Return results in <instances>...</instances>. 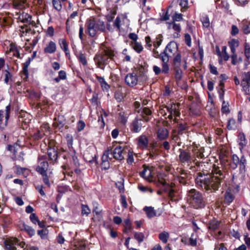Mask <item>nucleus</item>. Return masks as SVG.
Wrapping results in <instances>:
<instances>
[{"mask_svg": "<svg viewBox=\"0 0 250 250\" xmlns=\"http://www.w3.org/2000/svg\"><path fill=\"white\" fill-rule=\"evenodd\" d=\"M222 167L213 165L211 173L198 172L195 178L196 185L202 189L212 192L218 189L225 177Z\"/></svg>", "mask_w": 250, "mask_h": 250, "instance_id": "nucleus-1", "label": "nucleus"}, {"mask_svg": "<svg viewBox=\"0 0 250 250\" xmlns=\"http://www.w3.org/2000/svg\"><path fill=\"white\" fill-rule=\"evenodd\" d=\"M187 199L188 202L196 209L203 208L206 205L202 193L194 188L187 191Z\"/></svg>", "mask_w": 250, "mask_h": 250, "instance_id": "nucleus-2", "label": "nucleus"}, {"mask_svg": "<svg viewBox=\"0 0 250 250\" xmlns=\"http://www.w3.org/2000/svg\"><path fill=\"white\" fill-rule=\"evenodd\" d=\"M88 34L91 37H94L98 31L104 32L105 30L104 21L101 20L89 19L86 23Z\"/></svg>", "mask_w": 250, "mask_h": 250, "instance_id": "nucleus-3", "label": "nucleus"}, {"mask_svg": "<svg viewBox=\"0 0 250 250\" xmlns=\"http://www.w3.org/2000/svg\"><path fill=\"white\" fill-rule=\"evenodd\" d=\"M124 148L121 146L116 147L113 151L111 149H107L104 152L102 156L103 163L106 162L108 161V159H112V157H109V154H110L111 156H113V158L116 160H123L124 158Z\"/></svg>", "mask_w": 250, "mask_h": 250, "instance_id": "nucleus-4", "label": "nucleus"}, {"mask_svg": "<svg viewBox=\"0 0 250 250\" xmlns=\"http://www.w3.org/2000/svg\"><path fill=\"white\" fill-rule=\"evenodd\" d=\"M114 56V53L112 50L105 49L104 52L96 55L94 57V61L98 67L103 68L102 65L106 63L108 59H112Z\"/></svg>", "mask_w": 250, "mask_h": 250, "instance_id": "nucleus-5", "label": "nucleus"}, {"mask_svg": "<svg viewBox=\"0 0 250 250\" xmlns=\"http://www.w3.org/2000/svg\"><path fill=\"white\" fill-rule=\"evenodd\" d=\"M178 45L176 42H170L167 45L163 52L160 54V57H167L169 60V58L173 57L177 54Z\"/></svg>", "mask_w": 250, "mask_h": 250, "instance_id": "nucleus-6", "label": "nucleus"}, {"mask_svg": "<svg viewBox=\"0 0 250 250\" xmlns=\"http://www.w3.org/2000/svg\"><path fill=\"white\" fill-rule=\"evenodd\" d=\"M241 86L245 94H249L250 87V71L244 72L242 74Z\"/></svg>", "mask_w": 250, "mask_h": 250, "instance_id": "nucleus-7", "label": "nucleus"}, {"mask_svg": "<svg viewBox=\"0 0 250 250\" xmlns=\"http://www.w3.org/2000/svg\"><path fill=\"white\" fill-rule=\"evenodd\" d=\"M246 160L244 157H242L240 159L236 154L232 156V161L230 163V166L232 169H235L237 166H239L240 170L241 172L244 171L245 168V164Z\"/></svg>", "mask_w": 250, "mask_h": 250, "instance_id": "nucleus-8", "label": "nucleus"}, {"mask_svg": "<svg viewBox=\"0 0 250 250\" xmlns=\"http://www.w3.org/2000/svg\"><path fill=\"white\" fill-rule=\"evenodd\" d=\"M128 20L126 18L121 19L117 17L113 22V27L117 32H121L122 30L126 29L128 26Z\"/></svg>", "mask_w": 250, "mask_h": 250, "instance_id": "nucleus-9", "label": "nucleus"}, {"mask_svg": "<svg viewBox=\"0 0 250 250\" xmlns=\"http://www.w3.org/2000/svg\"><path fill=\"white\" fill-rule=\"evenodd\" d=\"M38 166L36 168L37 171L40 174H43L46 172L48 167V163L45 160L44 156H41L39 157Z\"/></svg>", "mask_w": 250, "mask_h": 250, "instance_id": "nucleus-10", "label": "nucleus"}, {"mask_svg": "<svg viewBox=\"0 0 250 250\" xmlns=\"http://www.w3.org/2000/svg\"><path fill=\"white\" fill-rule=\"evenodd\" d=\"M5 250H16V245H20L23 247L21 243H19V240L16 238H7L4 241Z\"/></svg>", "mask_w": 250, "mask_h": 250, "instance_id": "nucleus-11", "label": "nucleus"}, {"mask_svg": "<svg viewBox=\"0 0 250 250\" xmlns=\"http://www.w3.org/2000/svg\"><path fill=\"white\" fill-rule=\"evenodd\" d=\"M125 81L128 86L133 87L137 85L138 78L137 75L134 73H129L126 75Z\"/></svg>", "mask_w": 250, "mask_h": 250, "instance_id": "nucleus-12", "label": "nucleus"}, {"mask_svg": "<svg viewBox=\"0 0 250 250\" xmlns=\"http://www.w3.org/2000/svg\"><path fill=\"white\" fill-rule=\"evenodd\" d=\"M56 43L54 42L50 41L45 44L43 51L46 54H53L56 51Z\"/></svg>", "mask_w": 250, "mask_h": 250, "instance_id": "nucleus-13", "label": "nucleus"}, {"mask_svg": "<svg viewBox=\"0 0 250 250\" xmlns=\"http://www.w3.org/2000/svg\"><path fill=\"white\" fill-rule=\"evenodd\" d=\"M180 154L179 156L180 161L182 163H188L191 160V156L189 152L180 149Z\"/></svg>", "mask_w": 250, "mask_h": 250, "instance_id": "nucleus-14", "label": "nucleus"}, {"mask_svg": "<svg viewBox=\"0 0 250 250\" xmlns=\"http://www.w3.org/2000/svg\"><path fill=\"white\" fill-rule=\"evenodd\" d=\"M169 135L168 130L165 127H160L157 131V139L160 140L166 139Z\"/></svg>", "mask_w": 250, "mask_h": 250, "instance_id": "nucleus-15", "label": "nucleus"}, {"mask_svg": "<svg viewBox=\"0 0 250 250\" xmlns=\"http://www.w3.org/2000/svg\"><path fill=\"white\" fill-rule=\"evenodd\" d=\"M167 111L171 114H173L177 117L180 115V112L178 110V105L175 104H170L166 107Z\"/></svg>", "mask_w": 250, "mask_h": 250, "instance_id": "nucleus-16", "label": "nucleus"}, {"mask_svg": "<svg viewBox=\"0 0 250 250\" xmlns=\"http://www.w3.org/2000/svg\"><path fill=\"white\" fill-rule=\"evenodd\" d=\"M148 144L147 138L145 135H141L138 138V144L142 149L146 148Z\"/></svg>", "mask_w": 250, "mask_h": 250, "instance_id": "nucleus-17", "label": "nucleus"}, {"mask_svg": "<svg viewBox=\"0 0 250 250\" xmlns=\"http://www.w3.org/2000/svg\"><path fill=\"white\" fill-rule=\"evenodd\" d=\"M148 218H151L156 216V212L152 207L146 206L143 208Z\"/></svg>", "mask_w": 250, "mask_h": 250, "instance_id": "nucleus-18", "label": "nucleus"}, {"mask_svg": "<svg viewBox=\"0 0 250 250\" xmlns=\"http://www.w3.org/2000/svg\"><path fill=\"white\" fill-rule=\"evenodd\" d=\"M18 19L23 23H29L31 20V17L27 13L22 12L19 14Z\"/></svg>", "mask_w": 250, "mask_h": 250, "instance_id": "nucleus-19", "label": "nucleus"}, {"mask_svg": "<svg viewBox=\"0 0 250 250\" xmlns=\"http://www.w3.org/2000/svg\"><path fill=\"white\" fill-rule=\"evenodd\" d=\"M142 126V120H136L132 123V130L135 132H139L141 130Z\"/></svg>", "mask_w": 250, "mask_h": 250, "instance_id": "nucleus-20", "label": "nucleus"}, {"mask_svg": "<svg viewBox=\"0 0 250 250\" xmlns=\"http://www.w3.org/2000/svg\"><path fill=\"white\" fill-rule=\"evenodd\" d=\"M47 154L50 160L55 161L57 159L58 153L54 148H49L47 151Z\"/></svg>", "mask_w": 250, "mask_h": 250, "instance_id": "nucleus-21", "label": "nucleus"}, {"mask_svg": "<svg viewBox=\"0 0 250 250\" xmlns=\"http://www.w3.org/2000/svg\"><path fill=\"white\" fill-rule=\"evenodd\" d=\"M140 174L141 177L148 180L152 177L151 170L149 167H145Z\"/></svg>", "mask_w": 250, "mask_h": 250, "instance_id": "nucleus-22", "label": "nucleus"}, {"mask_svg": "<svg viewBox=\"0 0 250 250\" xmlns=\"http://www.w3.org/2000/svg\"><path fill=\"white\" fill-rule=\"evenodd\" d=\"M161 58L163 62L162 72L165 74L167 73L169 71V67L167 64L169 60L167 57H161Z\"/></svg>", "mask_w": 250, "mask_h": 250, "instance_id": "nucleus-23", "label": "nucleus"}, {"mask_svg": "<svg viewBox=\"0 0 250 250\" xmlns=\"http://www.w3.org/2000/svg\"><path fill=\"white\" fill-rule=\"evenodd\" d=\"M59 44L61 48L64 51L66 56L69 55V51L68 47V43L64 39H61L59 40Z\"/></svg>", "mask_w": 250, "mask_h": 250, "instance_id": "nucleus-24", "label": "nucleus"}, {"mask_svg": "<svg viewBox=\"0 0 250 250\" xmlns=\"http://www.w3.org/2000/svg\"><path fill=\"white\" fill-rule=\"evenodd\" d=\"M129 114L125 112H121L119 114V120L121 123L125 125L127 122Z\"/></svg>", "mask_w": 250, "mask_h": 250, "instance_id": "nucleus-25", "label": "nucleus"}, {"mask_svg": "<svg viewBox=\"0 0 250 250\" xmlns=\"http://www.w3.org/2000/svg\"><path fill=\"white\" fill-rule=\"evenodd\" d=\"M151 114V111L147 107H144L142 111V116L145 121H148L149 120V116Z\"/></svg>", "mask_w": 250, "mask_h": 250, "instance_id": "nucleus-26", "label": "nucleus"}, {"mask_svg": "<svg viewBox=\"0 0 250 250\" xmlns=\"http://www.w3.org/2000/svg\"><path fill=\"white\" fill-rule=\"evenodd\" d=\"M97 79L98 81V82L100 83L101 85L104 90H107L109 89V86L105 81L104 78L99 76H97Z\"/></svg>", "mask_w": 250, "mask_h": 250, "instance_id": "nucleus-27", "label": "nucleus"}, {"mask_svg": "<svg viewBox=\"0 0 250 250\" xmlns=\"http://www.w3.org/2000/svg\"><path fill=\"white\" fill-rule=\"evenodd\" d=\"M169 235L167 232L164 231L159 234V238L165 244L167 243Z\"/></svg>", "mask_w": 250, "mask_h": 250, "instance_id": "nucleus-28", "label": "nucleus"}, {"mask_svg": "<svg viewBox=\"0 0 250 250\" xmlns=\"http://www.w3.org/2000/svg\"><path fill=\"white\" fill-rule=\"evenodd\" d=\"M181 56L179 53L176 54V56L173 59V64L175 68H179L181 65Z\"/></svg>", "mask_w": 250, "mask_h": 250, "instance_id": "nucleus-29", "label": "nucleus"}, {"mask_svg": "<svg viewBox=\"0 0 250 250\" xmlns=\"http://www.w3.org/2000/svg\"><path fill=\"white\" fill-rule=\"evenodd\" d=\"M203 26L205 28H208L210 26L209 18L206 15H203L201 18Z\"/></svg>", "mask_w": 250, "mask_h": 250, "instance_id": "nucleus-30", "label": "nucleus"}, {"mask_svg": "<svg viewBox=\"0 0 250 250\" xmlns=\"http://www.w3.org/2000/svg\"><path fill=\"white\" fill-rule=\"evenodd\" d=\"M238 142L239 145L243 147L247 144L245 136L243 133H240L238 135Z\"/></svg>", "mask_w": 250, "mask_h": 250, "instance_id": "nucleus-31", "label": "nucleus"}, {"mask_svg": "<svg viewBox=\"0 0 250 250\" xmlns=\"http://www.w3.org/2000/svg\"><path fill=\"white\" fill-rule=\"evenodd\" d=\"M243 27L242 30L245 34H248L250 33V23L247 21H243L242 22Z\"/></svg>", "mask_w": 250, "mask_h": 250, "instance_id": "nucleus-32", "label": "nucleus"}, {"mask_svg": "<svg viewBox=\"0 0 250 250\" xmlns=\"http://www.w3.org/2000/svg\"><path fill=\"white\" fill-rule=\"evenodd\" d=\"M175 78L176 80L177 84L179 85L182 76V72L181 69L179 68H175Z\"/></svg>", "mask_w": 250, "mask_h": 250, "instance_id": "nucleus-33", "label": "nucleus"}, {"mask_svg": "<svg viewBox=\"0 0 250 250\" xmlns=\"http://www.w3.org/2000/svg\"><path fill=\"white\" fill-rule=\"evenodd\" d=\"M236 124L234 119H230L229 120L227 124V128L229 130H234L236 128Z\"/></svg>", "mask_w": 250, "mask_h": 250, "instance_id": "nucleus-34", "label": "nucleus"}, {"mask_svg": "<svg viewBox=\"0 0 250 250\" xmlns=\"http://www.w3.org/2000/svg\"><path fill=\"white\" fill-rule=\"evenodd\" d=\"M51 172H50L49 175H47L46 172H44L43 174H41L42 176L43 182L48 187H50V186L49 179L51 178Z\"/></svg>", "mask_w": 250, "mask_h": 250, "instance_id": "nucleus-35", "label": "nucleus"}, {"mask_svg": "<svg viewBox=\"0 0 250 250\" xmlns=\"http://www.w3.org/2000/svg\"><path fill=\"white\" fill-rule=\"evenodd\" d=\"M133 48L138 53H140L143 49V46L137 42H132Z\"/></svg>", "mask_w": 250, "mask_h": 250, "instance_id": "nucleus-36", "label": "nucleus"}, {"mask_svg": "<svg viewBox=\"0 0 250 250\" xmlns=\"http://www.w3.org/2000/svg\"><path fill=\"white\" fill-rule=\"evenodd\" d=\"M8 54L10 55H13L18 58H20V54L16 47L14 46H11Z\"/></svg>", "mask_w": 250, "mask_h": 250, "instance_id": "nucleus-37", "label": "nucleus"}, {"mask_svg": "<svg viewBox=\"0 0 250 250\" xmlns=\"http://www.w3.org/2000/svg\"><path fill=\"white\" fill-rule=\"evenodd\" d=\"M30 63V59H28L23 63L22 72L26 77L28 76V67Z\"/></svg>", "mask_w": 250, "mask_h": 250, "instance_id": "nucleus-38", "label": "nucleus"}, {"mask_svg": "<svg viewBox=\"0 0 250 250\" xmlns=\"http://www.w3.org/2000/svg\"><path fill=\"white\" fill-rule=\"evenodd\" d=\"M24 229L30 236H32L35 234V230L30 226L27 225H23Z\"/></svg>", "mask_w": 250, "mask_h": 250, "instance_id": "nucleus-39", "label": "nucleus"}, {"mask_svg": "<svg viewBox=\"0 0 250 250\" xmlns=\"http://www.w3.org/2000/svg\"><path fill=\"white\" fill-rule=\"evenodd\" d=\"M220 57L223 58L225 61H228L229 58V56L227 52V47L226 46H222V54Z\"/></svg>", "mask_w": 250, "mask_h": 250, "instance_id": "nucleus-40", "label": "nucleus"}, {"mask_svg": "<svg viewBox=\"0 0 250 250\" xmlns=\"http://www.w3.org/2000/svg\"><path fill=\"white\" fill-rule=\"evenodd\" d=\"M197 235L196 233H192L189 238V244L192 246H195L197 244Z\"/></svg>", "mask_w": 250, "mask_h": 250, "instance_id": "nucleus-41", "label": "nucleus"}, {"mask_svg": "<svg viewBox=\"0 0 250 250\" xmlns=\"http://www.w3.org/2000/svg\"><path fill=\"white\" fill-rule=\"evenodd\" d=\"M169 28H172L177 32H180L181 31V26L180 24L173 22L169 24Z\"/></svg>", "mask_w": 250, "mask_h": 250, "instance_id": "nucleus-42", "label": "nucleus"}, {"mask_svg": "<svg viewBox=\"0 0 250 250\" xmlns=\"http://www.w3.org/2000/svg\"><path fill=\"white\" fill-rule=\"evenodd\" d=\"M134 238L140 243L144 241L145 235L142 232H135Z\"/></svg>", "mask_w": 250, "mask_h": 250, "instance_id": "nucleus-43", "label": "nucleus"}, {"mask_svg": "<svg viewBox=\"0 0 250 250\" xmlns=\"http://www.w3.org/2000/svg\"><path fill=\"white\" fill-rule=\"evenodd\" d=\"M219 226V223L218 221L216 220H213L210 222L209 225V228L210 229L215 230Z\"/></svg>", "mask_w": 250, "mask_h": 250, "instance_id": "nucleus-44", "label": "nucleus"}, {"mask_svg": "<svg viewBox=\"0 0 250 250\" xmlns=\"http://www.w3.org/2000/svg\"><path fill=\"white\" fill-rule=\"evenodd\" d=\"M221 111L223 113H228L229 112V104L225 101H223Z\"/></svg>", "mask_w": 250, "mask_h": 250, "instance_id": "nucleus-45", "label": "nucleus"}, {"mask_svg": "<svg viewBox=\"0 0 250 250\" xmlns=\"http://www.w3.org/2000/svg\"><path fill=\"white\" fill-rule=\"evenodd\" d=\"M52 3L54 7L58 11H60L62 9V6L61 3L59 0H53Z\"/></svg>", "mask_w": 250, "mask_h": 250, "instance_id": "nucleus-46", "label": "nucleus"}, {"mask_svg": "<svg viewBox=\"0 0 250 250\" xmlns=\"http://www.w3.org/2000/svg\"><path fill=\"white\" fill-rule=\"evenodd\" d=\"M225 198L227 202H231L234 198L233 195L229 192L227 191L225 193Z\"/></svg>", "mask_w": 250, "mask_h": 250, "instance_id": "nucleus-47", "label": "nucleus"}, {"mask_svg": "<svg viewBox=\"0 0 250 250\" xmlns=\"http://www.w3.org/2000/svg\"><path fill=\"white\" fill-rule=\"evenodd\" d=\"M230 48H237L239 46V41L237 40L233 39L229 42Z\"/></svg>", "mask_w": 250, "mask_h": 250, "instance_id": "nucleus-48", "label": "nucleus"}, {"mask_svg": "<svg viewBox=\"0 0 250 250\" xmlns=\"http://www.w3.org/2000/svg\"><path fill=\"white\" fill-rule=\"evenodd\" d=\"M101 211L102 209L99 208L98 204L96 202L93 203V212L98 215L101 213Z\"/></svg>", "mask_w": 250, "mask_h": 250, "instance_id": "nucleus-49", "label": "nucleus"}, {"mask_svg": "<svg viewBox=\"0 0 250 250\" xmlns=\"http://www.w3.org/2000/svg\"><path fill=\"white\" fill-rule=\"evenodd\" d=\"M82 213L88 215L90 213V209L87 205H83L82 206Z\"/></svg>", "mask_w": 250, "mask_h": 250, "instance_id": "nucleus-50", "label": "nucleus"}, {"mask_svg": "<svg viewBox=\"0 0 250 250\" xmlns=\"http://www.w3.org/2000/svg\"><path fill=\"white\" fill-rule=\"evenodd\" d=\"M79 61L83 65H85L87 63V61L85 59V56L82 54L80 53L78 56Z\"/></svg>", "mask_w": 250, "mask_h": 250, "instance_id": "nucleus-51", "label": "nucleus"}, {"mask_svg": "<svg viewBox=\"0 0 250 250\" xmlns=\"http://www.w3.org/2000/svg\"><path fill=\"white\" fill-rule=\"evenodd\" d=\"M245 55L247 58H250V45L248 43H246L245 46Z\"/></svg>", "mask_w": 250, "mask_h": 250, "instance_id": "nucleus-52", "label": "nucleus"}, {"mask_svg": "<svg viewBox=\"0 0 250 250\" xmlns=\"http://www.w3.org/2000/svg\"><path fill=\"white\" fill-rule=\"evenodd\" d=\"M127 162L128 164H132L134 162V158H133V153L129 151L128 153V156H127Z\"/></svg>", "mask_w": 250, "mask_h": 250, "instance_id": "nucleus-53", "label": "nucleus"}, {"mask_svg": "<svg viewBox=\"0 0 250 250\" xmlns=\"http://www.w3.org/2000/svg\"><path fill=\"white\" fill-rule=\"evenodd\" d=\"M220 86H221V90H222V92H220V90H218V93L219 94V98L221 101H224V90L223 89L224 83L222 82H220Z\"/></svg>", "mask_w": 250, "mask_h": 250, "instance_id": "nucleus-54", "label": "nucleus"}, {"mask_svg": "<svg viewBox=\"0 0 250 250\" xmlns=\"http://www.w3.org/2000/svg\"><path fill=\"white\" fill-rule=\"evenodd\" d=\"M166 192H168V195L169 197L172 198L174 196V190L170 188L168 185L167 186V187L165 189Z\"/></svg>", "mask_w": 250, "mask_h": 250, "instance_id": "nucleus-55", "label": "nucleus"}, {"mask_svg": "<svg viewBox=\"0 0 250 250\" xmlns=\"http://www.w3.org/2000/svg\"><path fill=\"white\" fill-rule=\"evenodd\" d=\"M124 225L127 230H129L131 228V223L129 219H125L124 221Z\"/></svg>", "mask_w": 250, "mask_h": 250, "instance_id": "nucleus-56", "label": "nucleus"}, {"mask_svg": "<svg viewBox=\"0 0 250 250\" xmlns=\"http://www.w3.org/2000/svg\"><path fill=\"white\" fill-rule=\"evenodd\" d=\"M30 219L31 222L34 224H36L37 222H38V218L36 215L35 213H32L30 216Z\"/></svg>", "mask_w": 250, "mask_h": 250, "instance_id": "nucleus-57", "label": "nucleus"}, {"mask_svg": "<svg viewBox=\"0 0 250 250\" xmlns=\"http://www.w3.org/2000/svg\"><path fill=\"white\" fill-rule=\"evenodd\" d=\"M10 110V105H7L5 108V123H7L9 117V113Z\"/></svg>", "mask_w": 250, "mask_h": 250, "instance_id": "nucleus-58", "label": "nucleus"}, {"mask_svg": "<svg viewBox=\"0 0 250 250\" xmlns=\"http://www.w3.org/2000/svg\"><path fill=\"white\" fill-rule=\"evenodd\" d=\"M85 126V123L82 121H80L78 122V125H77L78 130L79 131H82V130H83L84 129Z\"/></svg>", "mask_w": 250, "mask_h": 250, "instance_id": "nucleus-59", "label": "nucleus"}, {"mask_svg": "<svg viewBox=\"0 0 250 250\" xmlns=\"http://www.w3.org/2000/svg\"><path fill=\"white\" fill-rule=\"evenodd\" d=\"M145 42L146 43V47L150 48L152 46L150 37L149 36H146L145 38Z\"/></svg>", "mask_w": 250, "mask_h": 250, "instance_id": "nucleus-60", "label": "nucleus"}, {"mask_svg": "<svg viewBox=\"0 0 250 250\" xmlns=\"http://www.w3.org/2000/svg\"><path fill=\"white\" fill-rule=\"evenodd\" d=\"M185 40L186 44L188 46H190L191 44V38L189 34H187L185 36Z\"/></svg>", "mask_w": 250, "mask_h": 250, "instance_id": "nucleus-61", "label": "nucleus"}, {"mask_svg": "<svg viewBox=\"0 0 250 250\" xmlns=\"http://www.w3.org/2000/svg\"><path fill=\"white\" fill-rule=\"evenodd\" d=\"M54 30L52 26H49L46 31V35L52 37L54 35Z\"/></svg>", "mask_w": 250, "mask_h": 250, "instance_id": "nucleus-62", "label": "nucleus"}, {"mask_svg": "<svg viewBox=\"0 0 250 250\" xmlns=\"http://www.w3.org/2000/svg\"><path fill=\"white\" fill-rule=\"evenodd\" d=\"M115 98L118 102H120L123 99V95L119 91L116 92L115 93Z\"/></svg>", "mask_w": 250, "mask_h": 250, "instance_id": "nucleus-63", "label": "nucleus"}, {"mask_svg": "<svg viewBox=\"0 0 250 250\" xmlns=\"http://www.w3.org/2000/svg\"><path fill=\"white\" fill-rule=\"evenodd\" d=\"M59 77L61 80H65L66 78V72L63 70H61L59 72Z\"/></svg>", "mask_w": 250, "mask_h": 250, "instance_id": "nucleus-64", "label": "nucleus"}]
</instances>
